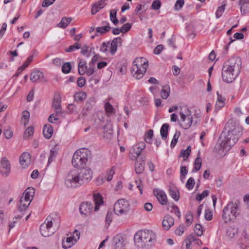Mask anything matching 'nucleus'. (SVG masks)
<instances>
[{
  "label": "nucleus",
  "mask_w": 249,
  "mask_h": 249,
  "mask_svg": "<svg viewBox=\"0 0 249 249\" xmlns=\"http://www.w3.org/2000/svg\"><path fill=\"white\" fill-rule=\"evenodd\" d=\"M243 128L239 123L231 119L226 124L221 138H223L220 143L223 150L228 151L238 140L241 136Z\"/></svg>",
  "instance_id": "1"
},
{
  "label": "nucleus",
  "mask_w": 249,
  "mask_h": 249,
  "mask_svg": "<svg viewBox=\"0 0 249 249\" xmlns=\"http://www.w3.org/2000/svg\"><path fill=\"white\" fill-rule=\"evenodd\" d=\"M241 65V60L238 57H231L225 62L222 69L223 80L232 83L240 73Z\"/></svg>",
  "instance_id": "2"
},
{
  "label": "nucleus",
  "mask_w": 249,
  "mask_h": 249,
  "mask_svg": "<svg viewBox=\"0 0 249 249\" xmlns=\"http://www.w3.org/2000/svg\"><path fill=\"white\" fill-rule=\"evenodd\" d=\"M134 240L135 245L138 248L150 249L155 245L156 235L151 230H140L135 234Z\"/></svg>",
  "instance_id": "3"
},
{
  "label": "nucleus",
  "mask_w": 249,
  "mask_h": 249,
  "mask_svg": "<svg viewBox=\"0 0 249 249\" xmlns=\"http://www.w3.org/2000/svg\"><path fill=\"white\" fill-rule=\"evenodd\" d=\"M240 213L238 201L229 202L223 210L222 218L226 223L235 219Z\"/></svg>",
  "instance_id": "4"
},
{
  "label": "nucleus",
  "mask_w": 249,
  "mask_h": 249,
  "mask_svg": "<svg viewBox=\"0 0 249 249\" xmlns=\"http://www.w3.org/2000/svg\"><path fill=\"white\" fill-rule=\"evenodd\" d=\"M148 66V61L144 58H136L133 62L131 73L134 77L139 79L142 78Z\"/></svg>",
  "instance_id": "5"
},
{
  "label": "nucleus",
  "mask_w": 249,
  "mask_h": 249,
  "mask_svg": "<svg viewBox=\"0 0 249 249\" xmlns=\"http://www.w3.org/2000/svg\"><path fill=\"white\" fill-rule=\"evenodd\" d=\"M179 125L185 129H189L193 123L191 111L187 106H182L179 107Z\"/></svg>",
  "instance_id": "6"
},
{
  "label": "nucleus",
  "mask_w": 249,
  "mask_h": 249,
  "mask_svg": "<svg viewBox=\"0 0 249 249\" xmlns=\"http://www.w3.org/2000/svg\"><path fill=\"white\" fill-rule=\"evenodd\" d=\"M89 151L85 149L77 150L73 154L72 164L76 168H82L88 161Z\"/></svg>",
  "instance_id": "7"
},
{
  "label": "nucleus",
  "mask_w": 249,
  "mask_h": 249,
  "mask_svg": "<svg viewBox=\"0 0 249 249\" xmlns=\"http://www.w3.org/2000/svg\"><path fill=\"white\" fill-rule=\"evenodd\" d=\"M35 193L33 188H27L20 199V205L19 206V211L21 212L25 211L30 205L32 201Z\"/></svg>",
  "instance_id": "8"
},
{
  "label": "nucleus",
  "mask_w": 249,
  "mask_h": 249,
  "mask_svg": "<svg viewBox=\"0 0 249 249\" xmlns=\"http://www.w3.org/2000/svg\"><path fill=\"white\" fill-rule=\"evenodd\" d=\"M65 184L68 188H76L80 186L82 184L80 180L78 171L72 170L67 175Z\"/></svg>",
  "instance_id": "9"
},
{
  "label": "nucleus",
  "mask_w": 249,
  "mask_h": 249,
  "mask_svg": "<svg viewBox=\"0 0 249 249\" xmlns=\"http://www.w3.org/2000/svg\"><path fill=\"white\" fill-rule=\"evenodd\" d=\"M113 210L116 214H126L129 211V204L124 199H120L114 205Z\"/></svg>",
  "instance_id": "10"
},
{
  "label": "nucleus",
  "mask_w": 249,
  "mask_h": 249,
  "mask_svg": "<svg viewBox=\"0 0 249 249\" xmlns=\"http://www.w3.org/2000/svg\"><path fill=\"white\" fill-rule=\"evenodd\" d=\"M74 234H75V236L73 235L72 236L67 237L65 241V238L62 240V245L63 249H68L71 248L79 239L80 233L77 230H74Z\"/></svg>",
  "instance_id": "11"
},
{
  "label": "nucleus",
  "mask_w": 249,
  "mask_h": 249,
  "mask_svg": "<svg viewBox=\"0 0 249 249\" xmlns=\"http://www.w3.org/2000/svg\"><path fill=\"white\" fill-rule=\"evenodd\" d=\"M81 184L90 181L92 177V172L89 168H82L78 171Z\"/></svg>",
  "instance_id": "12"
},
{
  "label": "nucleus",
  "mask_w": 249,
  "mask_h": 249,
  "mask_svg": "<svg viewBox=\"0 0 249 249\" xmlns=\"http://www.w3.org/2000/svg\"><path fill=\"white\" fill-rule=\"evenodd\" d=\"M46 220L52 228L56 231L59 228L60 224V217L56 213L50 214L46 218Z\"/></svg>",
  "instance_id": "13"
},
{
  "label": "nucleus",
  "mask_w": 249,
  "mask_h": 249,
  "mask_svg": "<svg viewBox=\"0 0 249 249\" xmlns=\"http://www.w3.org/2000/svg\"><path fill=\"white\" fill-rule=\"evenodd\" d=\"M0 173L3 176L7 177L11 171L9 161L6 157H3L0 160Z\"/></svg>",
  "instance_id": "14"
},
{
  "label": "nucleus",
  "mask_w": 249,
  "mask_h": 249,
  "mask_svg": "<svg viewBox=\"0 0 249 249\" xmlns=\"http://www.w3.org/2000/svg\"><path fill=\"white\" fill-rule=\"evenodd\" d=\"M93 210V204L90 202H83L79 207V211L81 214L88 215L91 213Z\"/></svg>",
  "instance_id": "15"
},
{
  "label": "nucleus",
  "mask_w": 249,
  "mask_h": 249,
  "mask_svg": "<svg viewBox=\"0 0 249 249\" xmlns=\"http://www.w3.org/2000/svg\"><path fill=\"white\" fill-rule=\"evenodd\" d=\"M50 224L47 222L42 224L40 226V232L42 236L48 237L55 232Z\"/></svg>",
  "instance_id": "16"
},
{
  "label": "nucleus",
  "mask_w": 249,
  "mask_h": 249,
  "mask_svg": "<svg viewBox=\"0 0 249 249\" xmlns=\"http://www.w3.org/2000/svg\"><path fill=\"white\" fill-rule=\"evenodd\" d=\"M154 195L157 197L159 202L162 205L167 203V198L165 192L160 190L155 189L153 191Z\"/></svg>",
  "instance_id": "17"
},
{
  "label": "nucleus",
  "mask_w": 249,
  "mask_h": 249,
  "mask_svg": "<svg viewBox=\"0 0 249 249\" xmlns=\"http://www.w3.org/2000/svg\"><path fill=\"white\" fill-rule=\"evenodd\" d=\"M108 0H100L94 3L91 7V13L94 15L107 5Z\"/></svg>",
  "instance_id": "18"
},
{
  "label": "nucleus",
  "mask_w": 249,
  "mask_h": 249,
  "mask_svg": "<svg viewBox=\"0 0 249 249\" xmlns=\"http://www.w3.org/2000/svg\"><path fill=\"white\" fill-rule=\"evenodd\" d=\"M61 98L59 95L55 96L54 97L53 102V107L55 110V115H62V112L61 111Z\"/></svg>",
  "instance_id": "19"
},
{
  "label": "nucleus",
  "mask_w": 249,
  "mask_h": 249,
  "mask_svg": "<svg viewBox=\"0 0 249 249\" xmlns=\"http://www.w3.org/2000/svg\"><path fill=\"white\" fill-rule=\"evenodd\" d=\"M102 23L103 25V27H98L96 29L97 33L95 36H96L105 34L106 33L109 32L111 28L109 23L107 21H104Z\"/></svg>",
  "instance_id": "20"
},
{
  "label": "nucleus",
  "mask_w": 249,
  "mask_h": 249,
  "mask_svg": "<svg viewBox=\"0 0 249 249\" xmlns=\"http://www.w3.org/2000/svg\"><path fill=\"white\" fill-rule=\"evenodd\" d=\"M174 224V218L169 215H165L162 222V228L165 230H168Z\"/></svg>",
  "instance_id": "21"
},
{
  "label": "nucleus",
  "mask_w": 249,
  "mask_h": 249,
  "mask_svg": "<svg viewBox=\"0 0 249 249\" xmlns=\"http://www.w3.org/2000/svg\"><path fill=\"white\" fill-rule=\"evenodd\" d=\"M30 80L33 82H36L37 80L46 82V80L44 78L43 73L38 70H35L31 73L30 75Z\"/></svg>",
  "instance_id": "22"
},
{
  "label": "nucleus",
  "mask_w": 249,
  "mask_h": 249,
  "mask_svg": "<svg viewBox=\"0 0 249 249\" xmlns=\"http://www.w3.org/2000/svg\"><path fill=\"white\" fill-rule=\"evenodd\" d=\"M96 103V99L95 97H91L88 99L87 101L85 107L83 109V114L86 115L88 112L90 110L93 106L95 105Z\"/></svg>",
  "instance_id": "23"
},
{
  "label": "nucleus",
  "mask_w": 249,
  "mask_h": 249,
  "mask_svg": "<svg viewBox=\"0 0 249 249\" xmlns=\"http://www.w3.org/2000/svg\"><path fill=\"white\" fill-rule=\"evenodd\" d=\"M31 161L30 155L27 152H24L20 156L19 158V162L21 166L23 168L28 166Z\"/></svg>",
  "instance_id": "24"
},
{
  "label": "nucleus",
  "mask_w": 249,
  "mask_h": 249,
  "mask_svg": "<svg viewBox=\"0 0 249 249\" xmlns=\"http://www.w3.org/2000/svg\"><path fill=\"white\" fill-rule=\"evenodd\" d=\"M122 44V39L120 37L114 38L110 43V49L109 52L112 55H114L117 49L118 45Z\"/></svg>",
  "instance_id": "25"
},
{
  "label": "nucleus",
  "mask_w": 249,
  "mask_h": 249,
  "mask_svg": "<svg viewBox=\"0 0 249 249\" xmlns=\"http://www.w3.org/2000/svg\"><path fill=\"white\" fill-rule=\"evenodd\" d=\"M124 241L123 237L119 235H117L113 239V243L114 244L115 249H122L124 247Z\"/></svg>",
  "instance_id": "26"
},
{
  "label": "nucleus",
  "mask_w": 249,
  "mask_h": 249,
  "mask_svg": "<svg viewBox=\"0 0 249 249\" xmlns=\"http://www.w3.org/2000/svg\"><path fill=\"white\" fill-rule=\"evenodd\" d=\"M43 133L45 138L49 139L51 138L53 133V128L51 125L46 124L44 125Z\"/></svg>",
  "instance_id": "27"
},
{
  "label": "nucleus",
  "mask_w": 249,
  "mask_h": 249,
  "mask_svg": "<svg viewBox=\"0 0 249 249\" xmlns=\"http://www.w3.org/2000/svg\"><path fill=\"white\" fill-rule=\"evenodd\" d=\"M93 199L95 204L94 210L97 211L99 209V207L103 203V197L100 194L98 193L93 195Z\"/></svg>",
  "instance_id": "28"
},
{
  "label": "nucleus",
  "mask_w": 249,
  "mask_h": 249,
  "mask_svg": "<svg viewBox=\"0 0 249 249\" xmlns=\"http://www.w3.org/2000/svg\"><path fill=\"white\" fill-rule=\"evenodd\" d=\"M141 152L136 145H134L131 149L130 152V158L132 160H137L139 156L141 155Z\"/></svg>",
  "instance_id": "29"
},
{
  "label": "nucleus",
  "mask_w": 249,
  "mask_h": 249,
  "mask_svg": "<svg viewBox=\"0 0 249 249\" xmlns=\"http://www.w3.org/2000/svg\"><path fill=\"white\" fill-rule=\"evenodd\" d=\"M217 99L215 104V108L219 109L225 106L226 99L221 94H219L218 91L217 92Z\"/></svg>",
  "instance_id": "30"
},
{
  "label": "nucleus",
  "mask_w": 249,
  "mask_h": 249,
  "mask_svg": "<svg viewBox=\"0 0 249 249\" xmlns=\"http://www.w3.org/2000/svg\"><path fill=\"white\" fill-rule=\"evenodd\" d=\"M87 68L86 61L83 59H80L78 64V73L80 75H84L87 70Z\"/></svg>",
  "instance_id": "31"
},
{
  "label": "nucleus",
  "mask_w": 249,
  "mask_h": 249,
  "mask_svg": "<svg viewBox=\"0 0 249 249\" xmlns=\"http://www.w3.org/2000/svg\"><path fill=\"white\" fill-rule=\"evenodd\" d=\"M169 195L175 201H178L179 199V192L177 188L171 187L169 189Z\"/></svg>",
  "instance_id": "32"
},
{
  "label": "nucleus",
  "mask_w": 249,
  "mask_h": 249,
  "mask_svg": "<svg viewBox=\"0 0 249 249\" xmlns=\"http://www.w3.org/2000/svg\"><path fill=\"white\" fill-rule=\"evenodd\" d=\"M169 125L168 124H164L161 126L160 130V135L163 140H166L167 138L168 131Z\"/></svg>",
  "instance_id": "33"
},
{
  "label": "nucleus",
  "mask_w": 249,
  "mask_h": 249,
  "mask_svg": "<svg viewBox=\"0 0 249 249\" xmlns=\"http://www.w3.org/2000/svg\"><path fill=\"white\" fill-rule=\"evenodd\" d=\"M87 97L86 93L84 91H80L76 93L74 96V101L76 102H80L84 101Z\"/></svg>",
  "instance_id": "34"
},
{
  "label": "nucleus",
  "mask_w": 249,
  "mask_h": 249,
  "mask_svg": "<svg viewBox=\"0 0 249 249\" xmlns=\"http://www.w3.org/2000/svg\"><path fill=\"white\" fill-rule=\"evenodd\" d=\"M118 10V9H111L110 11V19L112 21V22L115 25H117L119 23V20L116 18V15Z\"/></svg>",
  "instance_id": "35"
},
{
  "label": "nucleus",
  "mask_w": 249,
  "mask_h": 249,
  "mask_svg": "<svg viewBox=\"0 0 249 249\" xmlns=\"http://www.w3.org/2000/svg\"><path fill=\"white\" fill-rule=\"evenodd\" d=\"M202 165V160L199 157V154L198 155V157L195 160L194 167L192 170L193 172H196L199 171Z\"/></svg>",
  "instance_id": "36"
},
{
  "label": "nucleus",
  "mask_w": 249,
  "mask_h": 249,
  "mask_svg": "<svg viewBox=\"0 0 249 249\" xmlns=\"http://www.w3.org/2000/svg\"><path fill=\"white\" fill-rule=\"evenodd\" d=\"M71 20V18L64 17L62 18L60 22L57 24V26L59 27L64 29L67 27Z\"/></svg>",
  "instance_id": "37"
},
{
  "label": "nucleus",
  "mask_w": 249,
  "mask_h": 249,
  "mask_svg": "<svg viewBox=\"0 0 249 249\" xmlns=\"http://www.w3.org/2000/svg\"><path fill=\"white\" fill-rule=\"evenodd\" d=\"M170 93V88L169 85H167L162 87L161 91V96L164 99H167L169 96Z\"/></svg>",
  "instance_id": "38"
},
{
  "label": "nucleus",
  "mask_w": 249,
  "mask_h": 249,
  "mask_svg": "<svg viewBox=\"0 0 249 249\" xmlns=\"http://www.w3.org/2000/svg\"><path fill=\"white\" fill-rule=\"evenodd\" d=\"M57 155V150L56 148H52L50 151V156L48 159V164H50L55 158Z\"/></svg>",
  "instance_id": "39"
},
{
  "label": "nucleus",
  "mask_w": 249,
  "mask_h": 249,
  "mask_svg": "<svg viewBox=\"0 0 249 249\" xmlns=\"http://www.w3.org/2000/svg\"><path fill=\"white\" fill-rule=\"evenodd\" d=\"M191 151V147L190 146H188L185 150H181L180 152V156L184 158V160L189 158L190 155Z\"/></svg>",
  "instance_id": "40"
},
{
  "label": "nucleus",
  "mask_w": 249,
  "mask_h": 249,
  "mask_svg": "<svg viewBox=\"0 0 249 249\" xmlns=\"http://www.w3.org/2000/svg\"><path fill=\"white\" fill-rule=\"evenodd\" d=\"M135 172L137 174H139L142 173L144 169V163H139L137 162L135 165Z\"/></svg>",
  "instance_id": "41"
},
{
  "label": "nucleus",
  "mask_w": 249,
  "mask_h": 249,
  "mask_svg": "<svg viewBox=\"0 0 249 249\" xmlns=\"http://www.w3.org/2000/svg\"><path fill=\"white\" fill-rule=\"evenodd\" d=\"M34 132V128L33 126L28 127L25 131L23 135L24 139H28L31 136L33 135Z\"/></svg>",
  "instance_id": "42"
},
{
  "label": "nucleus",
  "mask_w": 249,
  "mask_h": 249,
  "mask_svg": "<svg viewBox=\"0 0 249 249\" xmlns=\"http://www.w3.org/2000/svg\"><path fill=\"white\" fill-rule=\"evenodd\" d=\"M180 135V132L179 131H176L175 133L173 138L171 142L170 146L171 148L174 147L177 144L178 142V139Z\"/></svg>",
  "instance_id": "43"
},
{
  "label": "nucleus",
  "mask_w": 249,
  "mask_h": 249,
  "mask_svg": "<svg viewBox=\"0 0 249 249\" xmlns=\"http://www.w3.org/2000/svg\"><path fill=\"white\" fill-rule=\"evenodd\" d=\"M71 69V66L70 62H66L64 64L62 67V71L64 73H69Z\"/></svg>",
  "instance_id": "44"
},
{
  "label": "nucleus",
  "mask_w": 249,
  "mask_h": 249,
  "mask_svg": "<svg viewBox=\"0 0 249 249\" xmlns=\"http://www.w3.org/2000/svg\"><path fill=\"white\" fill-rule=\"evenodd\" d=\"M195 181L193 178L190 177L187 181L186 187L189 190H192L195 185Z\"/></svg>",
  "instance_id": "45"
},
{
  "label": "nucleus",
  "mask_w": 249,
  "mask_h": 249,
  "mask_svg": "<svg viewBox=\"0 0 249 249\" xmlns=\"http://www.w3.org/2000/svg\"><path fill=\"white\" fill-rule=\"evenodd\" d=\"M81 48V45L78 43H75L73 45L70 46V47L65 50L66 52H72L75 50H78Z\"/></svg>",
  "instance_id": "46"
},
{
  "label": "nucleus",
  "mask_w": 249,
  "mask_h": 249,
  "mask_svg": "<svg viewBox=\"0 0 249 249\" xmlns=\"http://www.w3.org/2000/svg\"><path fill=\"white\" fill-rule=\"evenodd\" d=\"M225 9V5H222L221 6L218 7L215 16L217 18H220Z\"/></svg>",
  "instance_id": "47"
},
{
  "label": "nucleus",
  "mask_w": 249,
  "mask_h": 249,
  "mask_svg": "<svg viewBox=\"0 0 249 249\" xmlns=\"http://www.w3.org/2000/svg\"><path fill=\"white\" fill-rule=\"evenodd\" d=\"M209 194V191L208 190H204L201 194H198L197 195L196 199L198 201H201L204 198L207 196Z\"/></svg>",
  "instance_id": "48"
},
{
  "label": "nucleus",
  "mask_w": 249,
  "mask_h": 249,
  "mask_svg": "<svg viewBox=\"0 0 249 249\" xmlns=\"http://www.w3.org/2000/svg\"><path fill=\"white\" fill-rule=\"evenodd\" d=\"M115 167L113 166L111 169L107 172L106 174H107V180L108 181H110L112 180L113 176L115 174Z\"/></svg>",
  "instance_id": "49"
},
{
  "label": "nucleus",
  "mask_w": 249,
  "mask_h": 249,
  "mask_svg": "<svg viewBox=\"0 0 249 249\" xmlns=\"http://www.w3.org/2000/svg\"><path fill=\"white\" fill-rule=\"evenodd\" d=\"M153 136V130L152 129H150L146 133L145 137L144 140L147 143H151V140Z\"/></svg>",
  "instance_id": "50"
},
{
  "label": "nucleus",
  "mask_w": 249,
  "mask_h": 249,
  "mask_svg": "<svg viewBox=\"0 0 249 249\" xmlns=\"http://www.w3.org/2000/svg\"><path fill=\"white\" fill-rule=\"evenodd\" d=\"M107 180V174H102L96 178V182L98 185L102 184Z\"/></svg>",
  "instance_id": "51"
},
{
  "label": "nucleus",
  "mask_w": 249,
  "mask_h": 249,
  "mask_svg": "<svg viewBox=\"0 0 249 249\" xmlns=\"http://www.w3.org/2000/svg\"><path fill=\"white\" fill-rule=\"evenodd\" d=\"M195 232L198 236H200L203 234L202 226L199 224H196L195 227Z\"/></svg>",
  "instance_id": "52"
},
{
  "label": "nucleus",
  "mask_w": 249,
  "mask_h": 249,
  "mask_svg": "<svg viewBox=\"0 0 249 249\" xmlns=\"http://www.w3.org/2000/svg\"><path fill=\"white\" fill-rule=\"evenodd\" d=\"M30 117V113L29 112L25 110L23 112V115L22 117V121L24 122V125H26L27 124V123L29 121Z\"/></svg>",
  "instance_id": "53"
},
{
  "label": "nucleus",
  "mask_w": 249,
  "mask_h": 249,
  "mask_svg": "<svg viewBox=\"0 0 249 249\" xmlns=\"http://www.w3.org/2000/svg\"><path fill=\"white\" fill-rule=\"evenodd\" d=\"M105 109L106 111L108 113H113L115 112V109L113 106L108 102L105 105Z\"/></svg>",
  "instance_id": "54"
},
{
  "label": "nucleus",
  "mask_w": 249,
  "mask_h": 249,
  "mask_svg": "<svg viewBox=\"0 0 249 249\" xmlns=\"http://www.w3.org/2000/svg\"><path fill=\"white\" fill-rule=\"evenodd\" d=\"M180 180L183 181L185 179V176L188 173V170L185 166H181L180 167Z\"/></svg>",
  "instance_id": "55"
},
{
  "label": "nucleus",
  "mask_w": 249,
  "mask_h": 249,
  "mask_svg": "<svg viewBox=\"0 0 249 249\" xmlns=\"http://www.w3.org/2000/svg\"><path fill=\"white\" fill-rule=\"evenodd\" d=\"M131 24L129 23H126L123 25L120 28L121 30V33L124 34L128 32L131 28Z\"/></svg>",
  "instance_id": "56"
},
{
  "label": "nucleus",
  "mask_w": 249,
  "mask_h": 249,
  "mask_svg": "<svg viewBox=\"0 0 249 249\" xmlns=\"http://www.w3.org/2000/svg\"><path fill=\"white\" fill-rule=\"evenodd\" d=\"M240 5V11L242 15H245L249 13V6L246 4H239Z\"/></svg>",
  "instance_id": "57"
},
{
  "label": "nucleus",
  "mask_w": 249,
  "mask_h": 249,
  "mask_svg": "<svg viewBox=\"0 0 249 249\" xmlns=\"http://www.w3.org/2000/svg\"><path fill=\"white\" fill-rule=\"evenodd\" d=\"M161 5V3L160 0H155L153 1L151 8L154 10H158L159 9Z\"/></svg>",
  "instance_id": "58"
},
{
  "label": "nucleus",
  "mask_w": 249,
  "mask_h": 249,
  "mask_svg": "<svg viewBox=\"0 0 249 249\" xmlns=\"http://www.w3.org/2000/svg\"><path fill=\"white\" fill-rule=\"evenodd\" d=\"M110 45L109 42H103L100 48V51L103 53H107L109 51L108 47Z\"/></svg>",
  "instance_id": "59"
},
{
  "label": "nucleus",
  "mask_w": 249,
  "mask_h": 249,
  "mask_svg": "<svg viewBox=\"0 0 249 249\" xmlns=\"http://www.w3.org/2000/svg\"><path fill=\"white\" fill-rule=\"evenodd\" d=\"M184 4V0H177L175 5V9L176 10H180Z\"/></svg>",
  "instance_id": "60"
},
{
  "label": "nucleus",
  "mask_w": 249,
  "mask_h": 249,
  "mask_svg": "<svg viewBox=\"0 0 249 249\" xmlns=\"http://www.w3.org/2000/svg\"><path fill=\"white\" fill-rule=\"evenodd\" d=\"M193 220V214L191 212H188L186 214V222L188 224H190L192 223Z\"/></svg>",
  "instance_id": "61"
},
{
  "label": "nucleus",
  "mask_w": 249,
  "mask_h": 249,
  "mask_svg": "<svg viewBox=\"0 0 249 249\" xmlns=\"http://www.w3.org/2000/svg\"><path fill=\"white\" fill-rule=\"evenodd\" d=\"M107 132L109 134L111 135L113 133V130L111 125L109 124H106L104 127V132Z\"/></svg>",
  "instance_id": "62"
},
{
  "label": "nucleus",
  "mask_w": 249,
  "mask_h": 249,
  "mask_svg": "<svg viewBox=\"0 0 249 249\" xmlns=\"http://www.w3.org/2000/svg\"><path fill=\"white\" fill-rule=\"evenodd\" d=\"M186 29L189 36H191L195 31L194 27L192 23H189L186 25Z\"/></svg>",
  "instance_id": "63"
},
{
  "label": "nucleus",
  "mask_w": 249,
  "mask_h": 249,
  "mask_svg": "<svg viewBox=\"0 0 249 249\" xmlns=\"http://www.w3.org/2000/svg\"><path fill=\"white\" fill-rule=\"evenodd\" d=\"M184 226L183 225H180L176 230L175 233L177 235H181L184 232Z\"/></svg>",
  "instance_id": "64"
}]
</instances>
